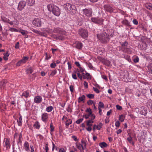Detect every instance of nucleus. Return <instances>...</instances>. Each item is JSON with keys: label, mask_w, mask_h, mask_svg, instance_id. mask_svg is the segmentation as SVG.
I'll use <instances>...</instances> for the list:
<instances>
[{"label": "nucleus", "mask_w": 152, "mask_h": 152, "mask_svg": "<svg viewBox=\"0 0 152 152\" xmlns=\"http://www.w3.org/2000/svg\"><path fill=\"white\" fill-rule=\"evenodd\" d=\"M49 11H52L55 15L58 16L60 14V10L58 7L53 4H49L47 6Z\"/></svg>", "instance_id": "nucleus-1"}, {"label": "nucleus", "mask_w": 152, "mask_h": 152, "mask_svg": "<svg viewBox=\"0 0 152 152\" xmlns=\"http://www.w3.org/2000/svg\"><path fill=\"white\" fill-rule=\"evenodd\" d=\"M97 37L99 39L104 42L107 41V39L110 38L111 36L108 35L105 32H104L103 33L102 35L99 34H97Z\"/></svg>", "instance_id": "nucleus-2"}, {"label": "nucleus", "mask_w": 152, "mask_h": 152, "mask_svg": "<svg viewBox=\"0 0 152 152\" xmlns=\"http://www.w3.org/2000/svg\"><path fill=\"white\" fill-rule=\"evenodd\" d=\"M78 33L83 38H86L88 37V33L87 31L84 29L81 28L79 30Z\"/></svg>", "instance_id": "nucleus-3"}, {"label": "nucleus", "mask_w": 152, "mask_h": 152, "mask_svg": "<svg viewBox=\"0 0 152 152\" xmlns=\"http://www.w3.org/2000/svg\"><path fill=\"white\" fill-rule=\"evenodd\" d=\"M42 23V19L39 18H34L32 22V23L34 25L39 27L41 26Z\"/></svg>", "instance_id": "nucleus-4"}, {"label": "nucleus", "mask_w": 152, "mask_h": 152, "mask_svg": "<svg viewBox=\"0 0 152 152\" xmlns=\"http://www.w3.org/2000/svg\"><path fill=\"white\" fill-rule=\"evenodd\" d=\"M28 57L23 56L22 59L18 61L16 64L17 66H20L21 65L25 64L28 60Z\"/></svg>", "instance_id": "nucleus-5"}, {"label": "nucleus", "mask_w": 152, "mask_h": 152, "mask_svg": "<svg viewBox=\"0 0 152 152\" xmlns=\"http://www.w3.org/2000/svg\"><path fill=\"white\" fill-rule=\"evenodd\" d=\"M83 14L88 17H90L92 15V10L90 8L83 9Z\"/></svg>", "instance_id": "nucleus-6"}, {"label": "nucleus", "mask_w": 152, "mask_h": 152, "mask_svg": "<svg viewBox=\"0 0 152 152\" xmlns=\"http://www.w3.org/2000/svg\"><path fill=\"white\" fill-rule=\"evenodd\" d=\"M34 101L35 103L38 104L42 102V98L41 96L39 95H37L34 97Z\"/></svg>", "instance_id": "nucleus-7"}, {"label": "nucleus", "mask_w": 152, "mask_h": 152, "mask_svg": "<svg viewBox=\"0 0 152 152\" xmlns=\"http://www.w3.org/2000/svg\"><path fill=\"white\" fill-rule=\"evenodd\" d=\"M26 2L23 1H20L18 7V9L20 11L22 10L26 6Z\"/></svg>", "instance_id": "nucleus-8"}, {"label": "nucleus", "mask_w": 152, "mask_h": 152, "mask_svg": "<svg viewBox=\"0 0 152 152\" xmlns=\"http://www.w3.org/2000/svg\"><path fill=\"white\" fill-rule=\"evenodd\" d=\"M49 118L48 114L46 113H44L41 115V119L42 121L45 123L47 122Z\"/></svg>", "instance_id": "nucleus-9"}, {"label": "nucleus", "mask_w": 152, "mask_h": 152, "mask_svg": "<svg viewBox=\"0 0 152 152\" xmlns=\"http://www.w3.org/2000/svg\"><path fill=\"white\" fill-rule=\"evenodd\" d=\"M92 22L97 23L101 24L103 22V19L101 18H91Z\"/></svg>", "instance_id": "nucleus-10"}, {"label": "nucleus", "mask_w": 152, "mask_h": 152, "mask_svg": "<svg viewBox=\"0 0 152 152\" xmlns=\"http://www.w3.org/2000/svg\"><path fill=\"white\" fill-rule=\"evenodd\" d=\"M74 46L79 49H81L82 47V44L79 41H76L74 44Z\"/></svg>", "instance_id": "nucleus-11"}, {"label": "nucleus", "mask_w": 152, "mask_h": 152, "mask_svg": "<svg viewBox=\"0 0 152 152\" xmlns=\"http://www.w3.org/2000/svg\"><path fill=\"white\" fill-rule=\"evenodd\" d=\"M9 24L11 25H13V26L16 27L19 24V22L16 20H14L13 21H10Z\"/></svg>", "instance_id": "nucleus-12"}, {"label": "nucleus", "mask_w": 152, "mask_h": 152, "mask_svg": "<svg viewBox=\"0 0 152 152\" xmlns=\"http://www.w3.org/2000/svg\"><path fill=\"white\" fill-rule=\"evenodd\" d=\"M33 126L35 129H39L41 126L40 123L38 121H35L33 125Z\"/></svg>", "instance_id": "nucleus-13"}, {"label": "nucleus", "mask_w": 152, "mask_h": 152, "mask_svg": "<svg viewBox=\"0 0 152 152\" xmlns=\"http://www.w3.org/2000/svg\"><path fill=\"white\" fill-rule=\"evenodd\" d=\"M4 146L6 147L7 149H9L10 148V141L8 139H6L5 141Z\"/></svg>", "instance_id": "nucleus-14"}, {"label": "nucleus", "mask_w": 152, "mask_h": 152, "mask_svg": "<svg viewBox=\"0 0 152 152\" xmlns=\"http://www.w3.org/2000/svg\"><path fill=\"white\" fill-rule=\"evenodd\" d=\"M104 8L106 11L110 12L113 11V8L109 5H105L104 6Z\"/></svg>", "instance_id": "nucleus-15"}, {"label": "nucleus", "mask_w": 152, "mask_h": 152, "mask_svg": "<svg viewBox=\"0 0 152 152\" xmlns=\"http://www.w3.org/2000/svg\"><path fill=\"white\" fill-rule=\"evenodd\" d=\"M76 147L79 149L81 152H84V151L82 148L81 143L78 142H76L75 143Z\"/></svg>", "instance_id": "nucleus-16"}, {"label": "nucleus", "mask_w": 152, "mask_h": 152, "mask_svg": "<svg viewBox=\"0 0 152 152\" xmlns=\"http://www.w3.org/2000/svg\"><path fill=\"white\" fill-rule=\"evenodd\" d=\"M17 122H18V125L19 126H20L22 124V116L21 115L19 114V116L17 120Z\"/></svg>", "instance_id": "nucleus-17"}, {"label": "nucleus", "mask_w": 152, "mask_h": 152, "mask_svg": "<svg viewBox=\"0 0 152 152\" xmlns=\"http://www.w3.org/2000/svg\"><path fill=\"white\" fill-rule=\"evenodd\" d=\"M29 96V93L27 91H24L22 94V95H21V97L22 98H23V97H25L26 98H27Z\"/></svg>", "instance_id": "nucleus-18"}, {"label": "nucleus", "mask_w": 152, "mask_h": 152, "mask_svg": "<svg viewBox=\"0 0 152 152\" xmlns=\"http://www.w3.org/2000/svg\"><path fill=\"white\" fill-rule=\"evenodd\" d=\"M99 146L102 148H107L108 145L105 142H102L99 143Z\"/></svg>", "instance_id": "nucleus-19"}, {"label": "nucleus", "mask_w": 152, "mask_h": 152, "mask_svg": "<svg viewBox=\"0 0 152 152\" xmlns=\"http://www.w3.org/2000/svg\"><path fill=\"white\" fill-rule=\"evenodd\" d=\"M68 7H69V9H70V10H72V11L73 12V13H75L76 12V11L75 10V6L73 5H72L69 4L68 5Z\"/></svg>", "instance_id": "nucleus-20"}, {"label": "nucleus", "mask_w": 152, "mask_h": 152, "mask_svg": "<svg viewBox=\"0 0 152 152\" xmlns=\"http://www.w3.org/2000/svg\"><path fill=\"white\" fill-rule=\"evenodd\" d=\"M86 96L85 95H83L79 97L78 99V102L80 103L81 102H84Z\"/></svg>", "instance_id": "nucleus-21"}, {"label": "nucleus", "mask_w": 152, "mask_h": 152, "mask_svg": "<svg viewBox=\"0 0 152 152\" xmlns=\"http://www.w3.org/2000/svg\"><path fill=\"white\" fill-rule=\"evenodd\" d=\"M24 148L26 151H28L29 150V145L28 143L26 141L24 144Z\"/></svg>", "instance_id": "nucleus-22"}, {"label": "nucleus", "mask_w": 152, "mask_h": 152, "mask_svg": "<svg viewBox=\"0 0 152 152\" xmlns=\"http://www.w3.org/2000/svg\"><path fill=\"white\" fill-rule=\"evenodd\" d=\"M91 76L90 74L88 72H86L85 74V76L83 77V79H91Z\"/></svg>", "instance_id": "nucleus-23"}, {"label": "nucleus", "mask_w": 152, "mask_h": 152, "mask_svg": "<svg viewBox=\"0 0 152 152\" xmlns=\"http://www.w3.org/2000/svg\"><path fill=\"white\" fill-rule=\"evenodd\" d=\"M81 144L83 151L86 148V142L83 140H82L81 142Z\"/></svg>", "instance_id": "nucleus-24"}, {"label": "nucleus", "mask_w": 152, "mask_h": 152, "mask_svg": "<svg viewBox=\"0 0 152 152\" xmlns=\"http://www.w3.org/2000/svg\"><path fill=\"white\" fill-rule=\"evenodd\" d=\"M28 5L31 6L34 5L35 2L34 0H27Z\"/></svg>", "instance_id": "nucleus-25"}, {"label": "nucleus", "mask_w": 152, "mask_h": 152, "mask_svg": "<svg viewBox=\"0 0 152 152\" xmlns=\"http://www.w3.org/2000/svg\"><path fill=\"white\" fill-rule=\"evenodd\" d=\"M1 19L2 21L4 23H9L10 20L5 17H1Z\"/></svg>", "instance_id": "nucleus-26"}, {"label": "nucleus", "mask_w": 152, "mask_h": 152, "mask_svg": "<svg viewBox=\"0 0 152 152\" xmlns=\"http://www.w3.org/2000/svg\"><path fill=\"white\" fill-rule=\"evenodd\" d=\"M18 32L21 33L23 35H26V34L28 33V32L26 30L23 29H20L19 30Z\"/></svg>", "instance_id": "nucleus-27"}, {"label": "nucleus", "mask_w": 152, "mask_h": 152, "mask_svg": "<svg viewBox=\"0 0 152 152\" xmlns=\"http://www.w3.org/2000/svg\"><path fill=\"white\" fill-rule=\"evenodd\" d=\"M4 56L3 57V58L5 60H7L8 59V57L9 56V54L7 52L5 53H4Z\"/></svg>", "instance_id": "nucleus-28"}, {"label": "nucleus", "mask_w": 152, "mask_h": 152, "mask_svg": "<svg viewBox=\"0 0 152 152\" xmlns=\"http://www.w3.org/2000/svg\"><path fill=\"white\" fill-rule=\"evenodd\" d=\"M84 70V69L82 68L81 66L78 67L77 69V72H81L82 73Z\"/></svg>", "instance_id": "nucleus-29"}, {"label": "nucleus", "mask_w": 152, "mask_h": 152, "mask_svg": "<svg viewBox=\"0 0 152 152\" xmlns=\"http://www.w3.org/2000/svg\"><path fill=\"white\" fill-rule=\"evenodd\" d=\"M127 140L129 142L133 145H134V142H133L132 137L130 136H129V137H128L127 139Z\"/></svg>", "instance_id": "nucleus-30"}, {"label": "nucleus", "mask_w": 152, "mask_h": 152, "mask_svg": "<svg viewBox=\"0 0 152 152\" xmlns=\"http://www.w3.org/2000/svg\"><path fill=\"white\" fill-rule=\"evenodd\" d=\"M53 109V107L52 106H50L47 107L46 109V110L48 112H51Z\"/></svg>", "instance_id": "nucleus-31"}, {"label": "nucleus", "mask_w": 152, "mask_h": 152, "mask_svg": "<svg viewBox=\"0 0 152 152\" xmlns=\"http://www.w3.org/2000/svg\"><path fill=\"white\" fill-rule=\"evenodd\" d=\"M146 8L150 10H152V4L151 3H148L145 5Z\"/></svg>", "instance_id": "nucleus-32"}, {"label": "nucleus", "mask_w": 152, "mask_h": 152, "mask_svg": "<svg viewBox=\"0 0 152 152\" xmlns=\"http://www.w3.org/2000/svg\"><path fill=\"white\" fill-rule=\"evenodd\" d=\"M104 105L103 103L101 102H100L99 103L98 108H104Z\"/></svg>", "instance_id": "nucleus-33"}, {"label": "nucleus", "mask_w": 152, "mask_h": 152, "mask_svg": "<svg viewBox=\"0 0 152 152\" xmlns=\"http://www.w3.org/2000/svg\"><path fill=\"white\" fill-rule=\"evenodd\" d=\"M94 123V121L91 120H89L88 121L87 123V125L88 126H92V123Z\"/></svg>", "instance_id": "nucleus-34"}, {"label": "nucleus", "mask_w": 152, "mask_h": 152, "mask_svg": "<svg viewBox=\"0 0 152 152\" xmlns=\"http://www.w3.org/2000/svg\"><path fill=\"white\" fill-rule=\"evenodd\" d=\"M62 121L65 122V124L66 126V115H64L63 116L62 118L61 119Z\"/></svg>", "instance_id": "nucleus-35"}, {"label": "nucleus", "mask_w": 152, "mask_h": 152, "mask_svg": "<svg viewBox=\"0 0 152 152\" xmlns=\"http://www.w3.org/2000/svg\"><path fill=\"white\" fill-rule=\"evenodd\" d=\"M125 116L123 115H121L119 117V120L121 122H123L125 119Z\"/></svg>", "instance_id": "nucleus-36"}, {"label": "nucleus", "mask_w": 152, "mask_h": 152, "mask_svg": "<svg viewBox=\"0 0 152 152\" xmlns=\"http://www.w3.org/2000/svg\"><path fill=\"white\" fill-rule=\"evenodd\" d=\"M103 126L102 124L100 123L97 126H96V129L98 130H100L102 128Z\"/></svg>", "instance_id": "nucleus-37"}, {"label": "nucleus", "mask_w": 152, "mask_h": 152, "mask_svg": "<svg viewBox=\"0 0 152 152\" xmlns=\"http://www.w3.org/2000/svg\"><path fill=\"white\" fill-rule=\"evenodd\" d=\"M31 30L33 31L35 33L38 34H41V32L37 30H35L33 28H32L31 29Z\"/></svg>", "instance_id": "nucleus-38"}, {"label": "nucleus", "mask_w": 152, "mask_h": 152, "mask_svg": "<svg viewBox=\"0 0 152 152\" xmlns=\"http://www.w3.org/2000/svg\"><path fill=\"white\" fill-rule=\"evenodd\" d=\"M90 99H93L94 97V95L93 94H88L86 95Z\"/></svg>", "instance_id": "nucleus-39"}, {"label": "nucleus", "mask_w": 152, "mask_h": 152, "mask_svg": "<svg viewBox=\"0 0 152 152\" xmlns=\"http://www.w3.org/2000/svg\"><path fill=\"white\" fill-rule=\"evenodd\" d=\"M9 31H10L12 32H18L19 30H18L15 28H10L9 29Z\"/></svg>", "instance_id": "nucleus-40"}, {"label": "nucleus", "mask_w": 152, "mask_h": 152, "mask_svg": "<svg viewBox=\"0 0 152 152\" xmlns=\"http://www.w3.org/2000/svg\"><path fill=\"white\" fill-rule=\"evenodd\" d=\"M56 69H54L51 72V73L50 74V75L53 76L55 75L56 73Z\"/></svg>", "instance_id": "nucleus-41"}, {"label": "nucleus", "mask_w": 152, "mask_h": 152, "mask_svg": "<svg viewBox=\"0 0 152 152\" xmlns=\"http://www.w3.org/2000/svg\"><path fill=\"white\" fill-rule=\"evenodd\" d=\"M83 120V118H80L77 120L76 121V123L78 124H80V123L82 122Z\"/></svg>", "instance_id": "nucleus-42"}, {"label": "nucleus", "mask_w": 152, "mask_h": 152, "mask_svg": "<svg viewBox=\"0 0 152 152\" xmlns=\"http://www.w3.org/2000/svg\"><path fill=\"white\" fill-rule=\"evenodd\" d=\"M87 103L88 105H91L93 104H94L95 103H94V101L91 100H89L88 101Z\"/></svg>", "instance_id": "nucleus-43"}, {"label": "nucleus", "mask_w": 152, "mask_h": 152, "mask_svg": "<svg viewBox=\"0 0 152 152\" xmlns=\"http://www.w3.org/2000/svg\"><path fill=\"white\" fill-rule=\"evenodd\" d=\"M71 137L73 139V140L76 142H78L79 140V139L77 138V137L75 135H72L71 136Z\"/></svg>", "instance_id": "nucleus-44"}, {"label": "nucleus", "mask_w": 152, "mask_h": 152, "mask_svg": "<svg viewBox=\"0 0 152 152\" xmlns=\"http://www.w3.org/2000/svg\"><path fill=\"white\" fill-rule=\"evenodd\" d=\"M86 112L89 113L90 114H91L92 113L91 109L90 108H87L86 110Z\"/></svg>", "instance_id": "nucleus-45"}, {"label": "nucleus", "mask_w": 152, "mask_h": 152, "mask_svg": "<svg viewBox=\"0 0 152 152\" xmlns=\"http://www.w3.org/2000/svg\"><path fill=\"white\" fill-rule=\"evenodd\" d=\"M116 107L117 109L118 110H121L122 109V107L121 106H120L118 104L116 105Z\"/></svg>", "instance_id": "nucleus-46"}, {"label": "nucleus", "mask_w": 152, "mask_h": 152, "mask_svg": "<svg viewBox=\"0 0 152 152\" xmlns=\"http://www.w3.org/2000/svg\"><path fill=\"white\" fill-rule=\"evenodd\" d=\"M19 48V42H17L15 45V48L16 49H18Z\"/></svg>", "instance_id": "nucleus-47"}, {"label": "nucleus", "mask_w": 152, "mask_h": 152, "mask_svg": "<svg viewBox=\"0 0 152 152\" xmlns=\"http://www.w3.org/2000/svg\"><path fill=\"white\" fill-rule=\"evenodd\" d=\"M90 115L91 116H90V117H91V120H94L95 118V115L92 114V113Z\"/></svg>", "instance_id": "nucleus-48"}, {"label": "nucleus", "mask_w": 152, "mask_h": 152, "mask_svg": "<svg viewBox=\"0 0 152 152\" xmlns=\"http://www.w3.org/2000/svg\"><path fill=\"white\" fill-rule=\"evenodd\" d=\"M94 90L97 93H99V90L96 88L93 87Z\"/></svg>", "instance_id": "nucleus-49"}, {"label": "nucleus", "mask_w": 152, "mask_h": 152, "mask_svg": "<svg viewBox=\"0 0 152 152\" xmlns=\"http://www.w3.org/2000/svg\"><path fill=\"white\" fill-rule=\"evenodd\" d=\"M120 123L118 121H116L115 124V126L117 127H119L120 126Z\"/></svg>", "instance_id": "nucleus-50"}, {"label": "nucleus", "mask_w": 152, "mask_h": 152, "mask_svg": "<svg viewBox=\"0 0 152 152\" xmlns=\"http://www.w3.org/2000/svg\"><path fill=\"white\" fill-rule=\"evenodd\" d=\"M50 131L51 132H53L54 131V127L52 125V123H51L50 124Z\"/></svg>", "instance_id": "nucleus-51"}, {"label": "nucleus", "mask_w": 152, "mask_h": 152, "mask_svg": "<svg viewBox=\"0 0 152 152\" xmlns=\"http://www.w3.org/2000/svg\"><path fill=\"white\" fill-rule=\"evenodd\" d=\"M83 85L85 88H88V83L86 81H84Z\"/></svg>", "instance_id": "nucleus-52"}, {"label": "nucleus", "mask_w": 152, "mask_h": 152, "mask_svg": "<svg viewBox=\"0 0 152 152\" xmlns=\"http://www.w3.org/2000/svg\"><path fill=\"white\" fill-rule=\"evenodd\" d=\"M77 75L78 77H79V78L81 80H82L83 79L82 76L80 73V72H77Z\"/></svg>", "instance_id": "nucleus-53"}, {"label": "nucleus", "mask_w": 152, "mask_h": 152, "mask_svg": "<svg viewBox=\"0 0 152 152\" xmlns=\"http://www.w3.org/2000/svg\"><path fill=\"white\" fill-rule=\"evenodd\" d=\"M72 78L75 80H76L77 78L76 75L75 74H74V73L72 74Z\"/></svg>", "instance_id": "nucleus-54"}, {"label": "nucleus", "mask_w": 152, "mask_h": 152, "mask_svg": "<svg viewBox=\"0 0 152 152\" xmlns=\"http://www.w3.org/2000/svg\"><path fill=\"white\" fill-rule=\"evenodd\" d=\"M50 67L52 68H54L56 66V64L55 63H53L50 64Z\"/></svg>", "instance_id": "nucleus-55"}, {"label": "nucleus", "mask_w": 152, "mask_h": 152, "mask_svg": "<svg viewBox=\"0 0 152 152\" xmlns=\"http://www.w3.org/2000/svg\"><path fill=\"white\" fill-rule=\"evenodd\" d=\"M122 23L123 24H124L125 25H127L128 22V21L127 20H123L122 21Z\"/></svg>", "instance_id": "nucleus-56"}, {"label": "nucleus", "mask_w": 152, "mask_h": 152, "mask_svg": "<svg viewBox=\"0 0 152 152\" xmlns=\"http://www.w3.org/2000/svg\"><path fill=\"white\" fill-rule=\"evenodd\" d=\"M90 116L91 115H90L89 113H88V114H85L84 115V117L86 119H88L89 118V117H90Z\"/></svg>", "instance_id": "nucleus-57"}, {"label": "nucleus", "mask_w": 152, "mask_h": 152, "mask_svg": "<svg viewBox=\"0 0 152 152\" xmlns=\"http://www.w3.org/2000/svg\"><path fill=\"white\" fill-rule=\"evenodd\" d=\"M133 22L135 25H137L138 24V21L136 19H134L133 20Z\"/></svg>", "instance_id": "nucleus-58"}, {"label": "nucleus", "mask_w": 152, "mask_h": 152, "mask_svg": "<svg viewBox=\"0 0 152 152\" xmlns=\"http://www.w3.org/2000/svg\"><path fill=\"white\" fill-rule=\"evenodd\" d=\"M86 129L89 132H90L92 130L91 126H88V127L86 128Z\"/></svg>", "instance_id": "nucleus-59"}, {"label": "nucleus", "mask_w": 152, "mask_h": 152, "mask_svg": "<svg viewBox=\"0 0 152 152\" xmlns=\"http://www.w3.org/2000/svg\"><path fill=\"white\" fill-rule=\"evenodd\" d=\"M69 89L71 92H72L74 90V87L72 85H70L69 86Z\"/></svg>", "instance_id": "nucleus-60"}, {"label": "nucleus", "mask_w": 152, "mask_h": 152, "mask_svg": "<svg viewBox=\"0 0 152 152\" xmlns=\"http://www.w3.org/2000/svg\"><path fill=\"white\" fill-rule=\"evenodd\" d=\"M27 71H28V72L29 73H31L33 72V69H32L31 68H29L28 70Z\"/></svg>", "instance_id": "nucleus-61"}, {"label": "nucleus", "mask_w": 152, "mask_h": 152, "mask_svg": "<svg viewBox=\"0 0 152 152\" xmlns=\"http://www.w3.org/2000/svg\"><path fill=\"white\" fill-rule=\"evenodd\" d=\"M45 151L46 152H47L49 150V148L48 146V144H46L45 145Z\"/></svg>", "instance_id": "nucleus-62"}, {"label": "nucleus", "mask_w": 152, "mask_h": 152, "mask_svg": "<svg viewBox=\"0 0 152 152\" xmlns=\"http://www.w3.org/2000/svg\"><path fill=\"white\" fill-rule=\"evenodd\" d=\"M59 152H65V151L64 148H61L59 149Z\"/></svg>", "instance_id": "nucleus-63"}, {"label": "nucleus", "mask_w": 152, "mask_h": 152, "mask_svg": "<svg viewBox=\"0 0 152 152\" xmlns=\"http://www.w3.org/2000/svg\"><path fill=\"white\" fill-rule=\"evenodd\" d=\"M88 66L90 69H92L93 67L92 64L90 63L88 64Z\"/></svg>", "instance_id": "nucleus-64"}]
</instances>
